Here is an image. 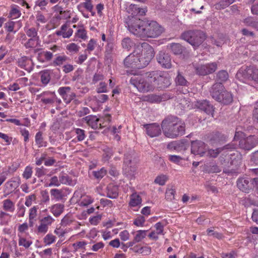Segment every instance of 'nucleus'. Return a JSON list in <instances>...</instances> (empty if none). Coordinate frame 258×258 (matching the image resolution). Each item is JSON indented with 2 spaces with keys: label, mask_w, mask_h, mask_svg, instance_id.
Instances as JSON below:
<instances>
[{
  "label": "nucleus",
  "mask_w": 258,
  "mask_h": 258,
  "mask_svg": "<svg viewBox=\"0 0 258 258\" xmlns=\"http://www.w3.org/2000/svg\"><path fill=\"white\" fill-rule=\"evenodd\" d=\"M146 10L139 8L136 5L131 4L127 12L133 16L127 22L130 31L137 36L142 38H155L163 32V28L156 22H146L141 20L139 15L145 14Z\"/></svg>",
  "instance_id": "nucleus-1"
},
{
  "label": "nucleus",
  "mask_w": 258,
  "mask_h": 258,
  "mask_svg": "<svg viewBox=\"0 0 258 258\" xmlns=\"http://www.w3.org/2000/svg\"><path fill=\"white\" fill-rule=\"evenodd\" d=\"M18 63L19 66L27 71H30L32 68L33 63L31 59L26 56L20 58L19 59Z\"/></svg>",
  "instance_id": "nucleus-22"
},
{
  "label": "nucleus",
  "mask_w": 258,
  "mask_h": 258,
  "mask_svg": "<svg viewBox=\"0 0 258 258\" xmlns=\"http://www.w3.org/2000/svg\"><path fill=\"white\" fill-rule=\"evenodd\" d=\"M32 174V169L30 166H27L23 174V176L26 179L30 178Z\"/></svg>",
  "instance_id": "nucleus-58"
},
{
  "label": "nucleus",
  "mask_w": 258,
  "mask_h": 258,
  "mask_svg": "<svg viewBox=\"0 0 258 258\" xmlns=\"http://www.w3.org/2000/svg\"><path fill=\"white\" fill-rule=\"evenodd\" d=\"M221 151L220 149H217L216 150H209L208 152H206V156L210 157H216L219 153Z\"/></svg>",
  "instance_id": "nucleus-57"
},
{
  "label": "nucleus",
  "mask_w": 258,
  "mask_h": 258,
  "mask_svg": "<svg viewBox=\"0 0 258 258\" xmlns=\"http://www.w3.org/2000/svg\"><path fill=\"white\" fill-rule=\"evenodd\" d=\"M36 199V197L34 195H31L26 197V201L25 205L27 207H30L32 205V203Z\"/></svg>",
  "instance_id": "nucleus-59"
},
{
  "label": "nucleus",
  "mask_w": 258,
  "mask_h": 258,
  "mask_svg": "<svg viewBox=\"0 0 258 258\" xmlns=\"http://www.w3.org/2000/svg\"><path fill=\"white\" fill-rule=\"evenodd\" d=\"M145 218L143 216L140 215L137 217L133 222V224L138 227H143L145 223Z\"/></svg>",
  "instance_id": "nucleus-33"
},
{
  "label": "nucleus",
  "mask_w": 258,
  "mask_h": 258,
  "mask_svg": "<svg viewBox=\"0 0 258 258\" xmlns=\"http://www.w3.org/2000/svg\"><path fill=\"white\" fill-rule=\"evenodd\" d=\"M10 15L12 19H17L20 17L21 12L17 8L13 7L12 8Z\"/></svg>",
  "instance_id": "nucleus-45"
},
{
  "label": "nucleus",
  "mask_w": 258,
  "mask_h": 258,
  "mask_svg": "<svg viewBox=\"0 0 258 258\" xmlns=\"http://www.w3.org/2000/svg\"><path fill=\"white\" fill-rule=\"evenodd\" d=\"M22 26V23L20 21H9L6 23L4 27L6 31L9 33H16Z\"/></svg>",
  "instance_id": "nucleus-17"
},
{
  "label": "nucleus",
  "mask_w": 258,
  "mask_h": 258,
  "mask_svg": "<svg viewBox=\"0 0 258 258\" xmlns=\"http://www.w3.org/2000/svg\"><path fill=\"white\" fill-rule=\"evenodd\" d=\"M217 69V64L215 62H212L201 65L196 68L197 73L200 75H207L213 73Z\"/></svg>",
  "instance_id": "nucleus-11"
},
{
  "label": "nucleus",
  "mask_w": 258,
  "mask_h": 258,
  "mask_svg": "<svg viewBox=\"0 0 258 258\" xmlns=\"http://www.w3.org/2000/svg\"><path fill=\"white\" fill-rule=\"evenodd\" d=\"M157 61L160 65L165 68L169 69L171 67V61L170 56L163 52H160L157 55Z\"/></svg>",
  "instance_id": "nucleus-16"
},
{
  "label": "nucleus",
  "mask_w": 258,
  "mask_h": 258,
  "mask_svg": "<svg viewBox=\"0 0 258 258\" xmlns=\"http://www.w3.org/2000/svg\"><path fill=\"white\" fill-rule=\"evenodd\" d=\"M190 108V107H189ZM191 108H197L204 110L208 114L212 116L214 112V108L212 105H210L209 102L206 100L197 101L193 103Z\"/></svg>",
  "instance_id": "nucleus-12"
},
{
  "label": "nucleus",
  "mask_w": 258,
  "mask_h": 258,
  "mask_svg": "<svg viewBox=\"0 0 258 258\" xmlns=\"http://www.w3.org/2000/svg\"><path fill=\"white\" fill-rule=\"evenodd\" d=\"M107 173L106 170L104 168H101L100 170L93 172V175L97 179H101L104 177Z\"/></svg>",
  "instance_id": "nucleus-47"
},
{
  "label": "nucleus",
  "mask_w": 258,
  "mask_h": 258,
  "mask_svg": "<svg viewBox=\"0 0 258 258\" xmlns=\"http://www.w3.org/2000/svg\"><path fill=\"white\" fill-rule=\"evenodd\" d=\"M134 45V43L128 38H125L122 41V46L123 48L129 50Z\"/></svg>",
  "instance_id": "nucleus-40"
},
{
  "label": "nucleus",
  "mask_w": 258,
  "mask_h": 258,
  "mask_svg": "<svg viewBox=\"0 0 258 258\" xmlns=\"http://www.w3.org/2000/svg\"><path fill=\"white\" fill-rule=\"evenodd\" d=\"M37 209L36 207H33L30 210L29 212V225L30 226H33V220L35 219L37 216Z\"/></svg>",
  "instance_id": "nucleus-34"
},
{
  "label": "nucleus",
  "mask_w": 258,
  "mask_h": 258,
  "mask_svg": "<svg viewBox=\"0 0 258 258\" xmlns=\"http://www.w3.org/2000/svg\"><path fill=\"white\" fill-rule=\"evenodd\" d=\"M75 132L77 135V138L79 141H82L84 140L85 138V132L84 130L80 128H76Z\"/></svg>",
  "instance_id": "nucleus-54"
},
{
  "label": "nucleus",
  "mask_w": 258,
  "mask_h": 258,
  "mask_svg": "<svg viewBox=\"0 0 258 258\" xmlns=\"http://www.w3.org/2000/svg\"><path fill=\"white\" fill-rule=\"evenodd\" d=\"M182 38L196 47L202 44L205 39V36L200 31H187L182 34Z\"/></svg>",
  "instance_id": "nucleus-7"
},
{
  "label": "nucleus",
  "mask_w": 258,
  "mask_h": 258,
  "mask_svg": "<svg viewBox=\"0 0 258 258\" xmlns=\"http://www.w3.org/2000/svg\"><path fill=\"white\" fill-rule=\"evenodd\" d=\"M119 236L122 241H126L129 240L130 235L129 232L126 230H124L119 233Z\"/></svg>",
  "instance_id": "nucleus-53"
},
{
  "label": "nucleus",
  "mask_w": 258,
  "mask_h": 258,
  "mask_svg": "<svg viewBox=\"0 0 258 258\" xmlns=\"http://www.w3.org/2000/svg\"><path fill=\"white\" fill-rule=\"evenodd\" d=\"M156 231L160 235H163L164 226L161 222H158L154 225Z\"/></svg>",
  "instance_id": "nucleus-62"
},
{
  "label": "nucleus",
  "mask_w": 258,
  "mask_h": 258,
  "mask_svg": "<svg viewBox=\"0 0 258 258\" xmlns=\"http://www.w3.org/2000/svg\"><path fill=\"white\" fill-rule=\"evenodd\" d=\"M51 195L54 199L59 200L61 198V191L57 189H52L50 190Z\"/></svg>",
  "instance_id": "nucleus-60"
},
{
  "label": "nucleus",
  "mask_w": 258,
  "mask_h": 258,
  "mask_svg": "<svg viewBox=\"0 0 258 258\" xmlns=\"http://www.w3.org/2000/svg\"><path fill=\"white\" fill-rule=\"evenodd\" d=\"M41 74V81L44 85H47L50 81V72L47 71H44L40 73Z\"/></svg>",
  "instance_id": "nucleus-30"
},
{
  "label": "nucleus",
  "mask_w": 258,
  "mask_h": 258,
  "mask_svg": "<svg viewBox=\"0 0 258 258\" xmlns=\"http://www.w3.org/2000/svg\"><path fill=\"white\" fill-rule=\"evenodd\" d=\"M20 184V179L18 177H14L7 181L4 186V196L6 197L19 187Z\"/></svg>",
  "instance_id": "nucleus-9"
},
{
  "label": "nucleus",
  "mask_w": 258,
  "mask_h": 258,
  "mask_svg": "<svg viewBox=\"0 0 258 258\" xmlns=\"http://www.w3.org/2000/svg\"><path fill=\"white\" fill-rule=\"evenodd\" d=\"M36 18L38 23H45L47 21V20L44 16L40 12L37 13Z\"/></svg>",
  "instance_id": "nucleus-64"
},
{
  "label": "nucleus",
  "mask_w": 258,
  "mask_h": 258,
  "mask_svg": "<svg viewBox=\"0 0 258 258\" xmlns=\"http://www.w3.org/2000/svg\"><path fill=\"white\" fill-rule=\"evenodd\" d=\"M153 48L148 43H144L138 46L134 51L124 59L127 68L140 69L146 67L154 56Z\"/></svg>",
  "instance_id": "nucleus-2"
},
{
  "label": "nucleus",
  "mask_w": 258,
  "mask_h": 258,
  "mask_svg": "<svg viewBox=\"0 0 258 258\" xmlns=\"http://www.w3.org/2000/svg\"><path fill=\"white\" fill-rule=\"evenodd\" d=\"M175 194V189L172 187L166 189L165 192V198L167 200L171 201L174 199Z\"/></svg>",
  "instance_id": "nucleus-35"
},
{
  "label": "nucleus",
  "mask_w": 258,
  "mask_h": 258,
  "mask_svg": "<svg viewBox=\"0 0 258 258\" xmlns=\"http://www.w3.org/2000/svg\"><path fill=\"white\" fill-rule=\"evenodd\" d=\"M87 243L84 241L77 242L73 244V247L75 250H78L80 249H84Z\"/></svg>",
  "instance_id": "nucleus-52"
},
{
  "label": "nucleus",
  "mask_w": 258,
  "mask_h": 258,
  "mask_svg": "<svg viewBox=\"0 0 258 258\" xmlns=\"http://www.w3.org/2000/svg\"><path fill=\"white\" fill-rule=\"evenodd\" d=\"M168 159L172 162L180 165L181 161L183 158L179 156L170 155L168 156Z\"/></svg>",
  "instance_id": "nucleus-48"
},
{
  "label": "nucleus",
  "mask_w": 258,
  "mask_h": 258,
  "mask_svg": "<svg viewBox=\"0 0 258 258\" xmlns=\"http://www.w3.org/2000/svg\"><path fill=\"white\" fill-rule=\"evenodd\" d=\"M107 196L110 199H115L118 196V189L116 186L109 184L107 187Z\"/></svg>",
  "instance_id": "nucleus-27"
},
{
  "label": "nucleus",
  "mask_w": 258,
  "mask_h": 258,
  "mask_svg": "<svg viewBox=\"0 0 258 258\" xmlns=\"http://www.w3.org/2000/svg\"><path fill=\"white\" fill-rule=\"evenodd\" d=\"M67 59V57L65 55L58 56L54 59L53 63L56 66H60L66 61Z\"/></svg>",
  "instance_id": "nucleus-55"
},
{
  "label": "nucleus",
  "mask_w": 258,
  "mask_h": 258,
  "mask_svg": "<svg viewBox=\"0 0 258 258\" xmlns=\"http://www.w3.org/2000/svg\"><path fill=\"white\" fill-rule=\"evenodd\" d=\"M161 126L164 135L167 138H174L184 132V123L175 116L166 118L163 120Z\"/></svg>",
  "instance_id": "nucleus-4"
},
{
  "label": "nucleus",
  "mask_w": 258,
  "mask_h": 258,
  "mask_svg": "<svg viewBox=\"0 0 258 258\" xmlns=\"http://www.w3.org/2000/svg\"><path fill=\"white\" fill-rule=\"evenodd\" d=\"M75 36L78 38H81L83 40L87 39V32L83 28H80L75 33Z\"/></svg>",
  "instance_id": "nucleus-43"
},
{
  "label": "nucleus",
  "mask_w": 258,
  "mask_h": 258,
  "mask_svg": "<svg viewBox=\"0 0 258 258\" xmlns=\"http://www.w3.org/2000/svg\"><path fill=\"white\" fill-rule=\"evenodd\" d=\"M142 199L141 197L136 192L130 196L128 207L135 211H138L141 207Z\"/></svg>",
  "instance_id": "nucleus-13"
},
{
  "label": "nucleus",
  "mask_w": 258,
  "mask_h": 258,
  "mask_svg": "<svg viewBox=\"0 0 258 258\" xmlns=\"http://www.w3.org/2000/svg\"><path fill=\"white\" fill-rule=\"evenodd\" d=\"M35 142L38 147L46 146V142L43 141L42 134L41 132H38L35 136Z\"/></svg>",
  "instance_id": "nucleus-31"
},
{
  "label": "nucleus",
  "mask_w": 258,
  "mask_h": 258,
  "mask_svg": "<svg viewBox=\"0 0 258 258\" xmlns=\"http://www.w3.org/2000/svg\"><path fill=\"white\" fill-rule=\"evenodd\" d=\"M55 95L54 92H45L41 94L38 97L40 98L41 101L44 104H51L54 101Z\"/></svg>",
  "instance_id": "nucleus-18"
},
{
  "label": "nucleus",
  "mask_w": 258,
  "mask_h": 258,
  "mask_svg": "<svg viewBox=\"0 0 258 258\" xmlns=\"http://www.w3.org/2000/svg\"><path fill=\"white\" fill-rule=\"evenodd\" d=\"M55 241V237L51 234H47L44 238V242L45 245H48Z\"/></svg>",
  "instance_id": "nucleus-46"
},
{
  "label": "nucleus",
  "mask_w": 258,
  "mask_h": 258,
  "mask_svg": "<svg viewBox=\"0 0 258 258\" xmlns=\"http://www.w3.org/2000/svg\"><path fill=\"white\" fill-rule=\"evenodd\" d=\"M234 141H238L239 146L245 150L251 149L257 143L256 140L253 136H249L246 138L241 132H236L234 138Z\"/></svg>",
  "instance_id": "nucleus-8"
},
{
  "label": "nucleus",
  "mask_w": 258,
  "mask_h": 258,
  "mask_svg": "<svg viewBox=\"0 0 258 258\" xmlns=\"http://www.w3.org/2000/svg\"><path fill=\"white\" fill-rule=\"evenodd\" d=\"M217 77L219 81L225 82L228 79V74L226 71H221L218 72Z\"/></svg>",
  "instance_id": "nucleus-49"
},
{
  "label": "nucleus",
  "mask_w": 258,
  "mask_h": 258,
  "mask_svg": "<svg viewBox=\"0 0 258 258\" xmlns=\"http://www.w3.org/2000/svg\"><path fill=\"white\" fill-rule=\"evenodd\" d=\"M210 93L214 99L224 104H230L233 101L232 94L225 90L221 83H216L213 85Z\"/></svg>",
  "instance_id": "nucleus-5"
},
{
  "label": "nucleus",
  "mask_w": 258,
  "mask_h": 258,
  "mask_svg": "<svg viewBox=\"0 0 258 258\" xmlns=\"http://www.w3.org/2000/svg\"><path fill=\"white\" fill-rule=\"evenodd\" d=\"M66 48L71 52L77 53L79 51L80 46L75 43H71L68 44Z\"/></svg>",
  "instance_id": "nucleus-44"
},
{
  "label": "nucleus",
  "mask_w": 258,
  "mask_h": 258,
  "mask_svg": "<svg viewBox=\"0 0 258 258\" xmlns=\"http://www.w3.org/2000/svg\"><path fill=\"white\" fill-rule=\"evenodd\" d=\"M48 4L47 0H37L35 2V5L40 8L41 10L45 9V7Z\"/></svg>",
  "instance_id": "nucleus-63"
},
{
  "label": "nucleus",
  "mask_w": 258,
  "mask_h": 258,
  "mask_svg": "<svg viewBox=\"0 0 258 258\" xmlns=\"http://www.w3.org/2000/svg\"><path fill=\"white\" fill-rule=\"evenodd\" d=\"M3 209L9 212H12L15 210V204L14 203L9 199H7L3 202Z\"/></svg>",
  "instance_id": "nucleus-29"
},
{
  "label": "nucleus",
  "mask_w": 258,
  "mask_h": 258,
  "mask_svg": "<svg viewBox=\"0 0 258 258\" xmlns=\"http://www.w3.org/2000/svg\"><path fill=\"white\" fill-rule=\"evenodd\" d=\"M170 49L175 54H179L182 52V46L178 43H172L169 45Z\"/></svg>",
  "instance_id": "nucleus-32"
},
{
  "label": "nucleus",
  "mask_w": 258,
  "mask_h": 258,
  "mask_svg": "<svg viewBox=\"0 0 258 258\" xmlns=\"http://www.w3.org/2000/svg\"><path fill=\"white\" fill-rule=\"evenodd\" d=\"M93 202V199L89 196H84L82 197L80 201V205L83 206H87Z\"/></svg>",
  "instance_id": "nucleus-38"
},
{
  "label": "nucleus",
  "mask_w": 258,
  "mask_h": 258,
  "mask_svg": "<svg viewBox=\"0 0 258 258\" xmlns=\"http://www.w3.org/2000/svg\"><path fill=\"white\" fill-rule=\"evenodd\" d=\"M244 24L248 26H251L255 28H258V24L253 20L251 17H248L243 20Z\"/></svg>",
  "instance_id": "nucleus-39"
},
{
  "label": "nucleus",
  "mask_w": 258,
  "mask_h": 258,
  "mask_svg": "<svg viewBox=\"0 0 258 258\" xmlns=\"http://www.w3.org/2000/svg\"><path fill=\"white\" fill-rule=\"evenodd\" d=\"M207 235L219 239H222L223 237L221 233L215 231L212 228H209L207 230Z\"/></svg>",
  "instance_id": "nucleus-37"
},
{
  "label": "nucleus",
  "mask_w": 258,
  "mask_h": 258,
  "mask_svg": "<svg viewBox=\"0 0 258 258\" xmlns=\"http://www.w3.org/2000/svg\"><path fill=\"white\" fill-rule=\"evenodd\" d=\"M83 119L89 126H91L92 128H97L100 125V123H98L99 119L96 116L89 115Z\"/></svg>",
  "instance_id": "nucleus-21"
},
{
  "label": "nucleus",
  "mask_w": 258,
  "mask_h": 258,
  "mask_svg": "<svg viewBox=\"0 0 258 258\" xmlns=\"http://www.w3.org/2000/svg\"><path fill=\"white\" fill-rule=\"evenodd\" d=\"M144 126L146 128L147 135L151 138L159 136L161 134L160 126L157 123L145 124Z\"/></svg>",
  "instance_id": "nucleus-15"
},
{
  "label": "nucleus",
  "mask_w": 258,
  "mask_h": 258,
  "mask_svg": "<svg viewBox=\"0 0 258 258\" xmlns=\"http://www.w3.org/2000/svg\"><path fill=\"white\" fill-rule=\"evenodd\" d=\"M236 78L242 82L253 80L258 82V70L253 67L241 68L236 74Z\"/></svg>",
  "instance_id": "nucleus-6"
},
{
  "label": "nucleus",
  "mask_w": 258,
  "mask_h": 258,
  "mask_svg": "<svg viewBox=\"0 0 258 258\" xmlns=\"http://www.w3.org/2000/svg\"><path fill=\"white\" fill-rule=\"evenodd\" d=\"M101 215H98L89 218L90 223L93 225H97L101 220Z\"/></svg>",
  "instance_id": "nucleus-56"
},
{
  "label": "nucleus",
  "mask_w": 258,
  "mask_h": 258,
  "mask_svg": "<svg viewBox=\"0 0 258 258\" xmlns=\"http://www.w3.org/2000/svg\"><path fill=\"white\" fill-rule=\"evenodd\" d=\"M229 6L226 0H221L215 4V9L217 10L224 9Z\"/></svg>",
  "instance_id": "nucleus-50"
},
{
  "label": "nucleus",
  "mask_w": 258,
  "mask_h": 258,
  "mask_svg": "<svg viewBox=\"0 0 258 258\" xmlns=\"http://www.w3.org/2000/svg\"><path fill=\"white\" fill-rule=\"evenodd\" d=\"M136 170V166L135 163L132 162L129 157L126 156L124 159L123 166L124 174H126V176L132 178L134 176Z\"/></svg>",
  "instance_id": "nucleus-14"
},
{
  "label": "nucleus",
  "mask_w": 258,
  "mask_h": 258,
  "mask_svg": "<svg viewBox=\"0 0 258 258\" xmlns=\"http://www.w3.org/2000/svg\"><path fill=\"white\" fill-rule=\"evenodd\" d=\"M207 147L205 144L201 141H196L191 143V153L200 157L206 156Z\"/></svg>",
  "instance_id": "nucleus-10"
},
{
  "label": "nucleus",
  "mask_w": 258,
  "mask_h": 258,
  "mask_svg": "<svg viewBox=\"0 0 258 258\" xmlns=\"http://www.w3.org/2000/svg\"><path fill=\"white\" fill-rule=\"evenodd\" d=\"M168 180L167 176L163 174L158 175L155 179V183L160 185H163Z\"/></svg>",
  "instance_id": "nucleus-36"
},
{
  "label": "nucleus",
  "mask_w": 258,
  "mask_h": 258,
  "mask_svg": "<svg viewBox=\"0 0 258 258\" xmlns=\"http://www.w3.org/2000/svg\"><path fill=\"white\" fill-rule=\"evenodd\" d=\"M58 92L66 103H69L74 96L70 94V88L69 87L59 88Z\"/></svg>",
  "instance_id": "nucleus-20"
},
{
  "label": "nucleus",
  "mask_w": 258,
  "mask_h": 258,
  "mask_svg": "<svg viewBox=\"0 0 258 258\" xmlns=\"http://www.w3.org/2000/svg\"><path fill=\"white\" fill-rule=\"evenodd\" d=\"M130 82L139 91L143 92L152 91L156 85L159 86V88H165L170 83L169 78L158 76L155 72H153L146 77L134 76L131 79Z\"/></svg>",
  "instance_id": "nucleus-3"
},
{
  "label": "nucleus",
  "mask_w": 258,
  "mask_h": 258,
  "mask_svg": "<svg viewBox=\"0 0 258 258\" xmlns=\"http://www.w3.org/2000/svg\"><path fill=\"white\" fill-rule=\"evenodd\" d=\"M50 211L55 217L59 216L64 210V205L61 204H56L49 207Z\"/></svg>",
  "instance_id": "nucleus-25"
},
{
  "label": "nucleus",
  "mask_w": 258,
  "mask_h": 258,
  "mask_svg": "<svg viewBox=\"0 0 258 258\" xmlns=\"http://www.w3.org/2000/svg\"><path fill=\"white\" fill-rule=\"evenodd\" d=\"M248 183V180L244 178H240L238 180L237 185L240 190L245 192H248L249 190Z\"/></svg>",
  "instance_id": "nucleus-26"
},
{
  "label": "nucleus",
  "mask_w": 258,
  "mask_h": 258,
  "mask_svg": "<svg viewBox=\"0 0 258 258\" xmlns=\"http://www.w3.org/2000/svg\"><path fill=\"white\" fill-rule=\"evenodd\" d=\"M25 31L28 37H32V38H37V31L34 28H31L29 29L24 28Z\"/></svg>",
  "instance_id": "nucleus-42"
},
{
  "label": "nucleus",
  "mask_w": 258,
  "mask_h": 258,
  "mask_svg": "<svg viewBox=\"0 0 258 258\" xmlns=\"http://www.w3.org/2000/svg\"><path fill=\"white\" fill-rule=\"evenodd\" d=\"M147 232L148 230H139L132 232L134 240L138 243L141 242L147 236Z\"/></svg>",
  "instance_id": "nucleus-24"
},
{
  "label": "nucleus",
  "mask_w": 258,
  "mask_h": 258,
  "mask_svg": "<svg viewBox=\"0 0 258 258\" xmlns=\"http://www.w3.org/2000/svg\"><path fill=\"white\" fill-rule=\"evenodd\" d=\"M52 53L49 51H41L38 54V59L41 62L50 60L52 57Z\"/></svg>",
  "instance_id": "nucleus-28"
},
{
  "label": "nucleus",
  "mask_w": 258,
  "mask_h": 258,
  "mask_svg": "<svg viewBox=\"0 0 258 258\" xmlns=\"http://www.w3.org/2000/svg\"><path fill=\"white\" fill-rule=\"evenodd\" d=\"M73 30L69 28L67 25L61 26L60 30L56 31V34L58 36H62L63 38H69L73 34Z\"/></svg>",
  "instance_id": "nucleus-23"
},
{
  "label": "nucleus",
  "mask_w": 258,
  "mask_h": 258,
  "mask_svg": "<svg viewBox=\"0 0 258 258\" xmlns=\"http://www.w3.org/2000/svg\"><path fill=\"white\" fill-rule=\"evenodd\" d=\"M60 183L69 184V180L67 176H62L59 178V179L56 176H53L50 179L49 183L46 185L47 186H58Z\"/></svg>",
  "instance_id": "nucleus-19"
},
{
  "label": "nucleus",
  "mask_w": 258,
  "mask_h": 258,
  "mask_svg": "<svg viewBox=\"0 0 258 258\" xmlns=\"http://www.w3.org/2000/svg\"><path fill=\"white\" fill-rule=\"evenodd\" d=\"M19 246H23L25 248H27L32 244V242L27 240L25 238L20 236L19 235Z\"/></svg>",
  "instance_id": "nucleus-41"
},
{
  "label": "nucleus",
  "mask_w": 258,
  "mask_h": 258,
  "mask_svg": "<svg viewBox=\"0 0 258 258\" xmlns=\"http://www.w3.org/2000/svg\"><path fill=\"white\" fill-rule=\"evenodd\" d=\"M176 83L178 85L184 86L186 85L187 81L182 76L178 74L176 78Z\"/></svg>",
  "instance_id": "nucleus-61"
},
{
  "label": "nucleus",
  "mask_w": 258,
  "mask_h": 258,
  "mask_svg": "<svg viewBox=\"0 0 258 258\" xmlns=\"http://www.w3.org/2000/svg\"><path fill=\"white\" fill-rule=\"evenodd\" d=\"M96 46L97 41L94 39H91L87 44V48L85 51H92L94 50Z\"/></svg>",
  "instance_id": "nucleus-51"
}]
</instances>
